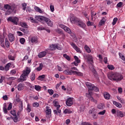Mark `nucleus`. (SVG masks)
Segmentation results:
<instances>
[{"instance_id":"obj_60","label":"nucleus","mask_w":125,"mask_h":125,"mask_svg":"<svg viewBox=\"0 0 125 125\" xmlns=\"http://www.w3.org/2000/svg\"><path fill=\"white\" fill-rule=\"evenodd\" d=\"M105 113H106V110H104L103 111L99 112L98 115H105Z\"/></svg>"},{"instance_id":"obj_56","label":"nucleus","mask_w":125,"mask_h":125,"mask_svg":"<svg viewBox=\"0 0 125 125\" xmlns=\"http://www.w3.org/2000/svg\"><path fill=\"white\" fill-rule=\"evenodd\" d=\"M56 32L58 33V34H63V32H62V30L58 28L56 30Z\"/></svg>"},{"instance_id":"obj_27","label":"nucleus","mask_w":125,"mask_h":125,"mask_svg":"<svg viewBox=\"0 0 125 125\" xmlns=\"http://www.w3.org/2000/svg\"><path fill=\"white\" fill-rule=\"evenodd\" d=\"M87 59H88V61H90V62H91V63H93V57H92V56H90L89 55H88L87 56Z\"/></svg>"},{"instance_id":"obj_47","label":"nucleus","mask_w":125,"mask_h":125,"mask_svg":"<svg viewBox=\"0 0 125 125\" xmlns=\"http://www.w3.org/2000/svg\"><path fill=\"white\" fill-rule=\"evenodd\" d=\"M44 78H45V75H40L38 77V80L39 81H42V79H44Z\"/></svg>"},{"instance_id":"obj_50","label":"nucleus","mask_w":125,"mask_h":125,"mask_svg":"<svg viewBox=\"0 0 125 125\" xmlns=\"http://www.w3.org/2000/svg\"><path fill=\"white\" fill-rule=\"evenodd\" d=\"M74 58L77 63H81V61L79 60V58L76 56H74Z\"/></svg>"},{"instance_id":"obj_55","label":"nucleus","mask_w":125,"mask_h":125,"mask_svg":"<svg viewBox=\"0 0 125 125\" xmlns=\"http://www.w3.org/2000/svg\"><path fill=\"white\" fill-rule=\"evenodd\" d=\"M92 72H93V74L94 77H97V76L98 75L97 74V72L96 71V70H95V69H93Z\"/></svg>"},{"instance_id":"obj_26","label":"nucleus","mask_w":125,"mask_h":125,"mask_svg":"<svg viewBox=\"0 0 125 125\" xmlns=\"http://www.w3.org/2000/svg\"><path fill=\"white\" fill-rule=\"evenodd\" d=\"M73 74H74V75H77V76H79L80 77H83V73L76 71H74Z\"/></svg>"},{"instance_id":"obj_6","label":"nucleus","mask_w":125,"mask_h":125,"mask_svg":"<svg viewBox=\"0 0 125 125\" xmlns=\"http://www.w3.org/2000/svg\"><path fill=\"white\" fill-rule=\"evenodd\" d=\"M59 27L61 28L62 29H63L66 33H68V34H71L72 33V31H71V29L67 26H66L64 25L63 24H60Z\"/></svg>"},{"instance_id":"obj_7","label":"nucleus","mask_w":125,"mask_h":125,"mask_svg":"<svg viewBox=\"0 0 125 125\" xmlns=\"http://www.w3.org/2000/svg\"><path fill=\"white\" fill-rule=\"evenodd\" d=\"M43 20L46 22V24H47L48 26H49L50 27H53V22L51 21H50V19L44 17H43Z\"/></svg>"},{"instance_id":"obj_51","label":"nucleus","mask_w":125,"mask_h":125,"mask_svg":"<svg viewBox=\"0 0 125 125\" xmlns=\"http://www.w3.org/2000/svg\"><path fill=\"white\" fill-rule=\"evenodd\" d=\"M19 108L20 110H23V102L22 101H21V103L19 104Z\"/></svg>"},{"instance_id":"obj_24","label":"nucleus","mask_w":125,"mask_h":125,"mask_svg":"<svg viewBox=\"0 0 125 125\" xmlns=\"http://www.w3.org/2000/svg\"><path fill=\"white\" fill-rule=\"evenodd\" d=\"M43 67V64L42 63H41L40 64L39 66L36 68L37 71L38 72H40V71H42V68Z\"/></svg>"},{"instance_id":"obj_39","label":"nucleus","mask_w":125,"mask_h":125,"mask_svg":"<svg viewBox=\"0 0 125 125\" xmlns=\"http://www.w3.org/2000/svg\"><path fill=\"white\" fill-rule=\"evenodd\" d=\"M29 20H30V21L32 23H38V21H37V20L36 19L35 20L34 18L32 17H30L29 18Z\"/></svg>"},{"instance_id":"obj_52","label":"nucleus","mask_w":125,"mask_h":125,"mask_svg":"<svg viewBox=\"0 0 125 125\" xmlns=\"http://www.w3.org/2000/svg\"><path fill=\"white\" fill-rule=\"evenodd\" d=\"M20 42L21 44H24V43H25V39H24L23 38H21L20 40Z\"/></svg>"},{"instance_id":"obj_63","label":"nucleus","mask_w":125,"mask_h":125,"mask_svg":"<svg viewBox=\"0 0 125 125\" xmlns=\"http://www.w3.org/2000/svg\"><path fill=\"white\" fill-rule=\"evenodd\" d=\"M33 107H39L40 104L38 103H35L33 104Z\"/></svg>"},{"instance_id":"obj_44","label":"nucleus","mask_w":125,"mask_h":125,"mask_svg":"<svg viewBox=\"0 0 125 125\" xmlns=\"http://www.w3.org/2000/svg\"><path fill=\"white\" fill-rule=\"evenodd\" d=\"M14 117H12V119L13 120L14 123H17L18 122V117H17V115L14 116Z\"/></svg>"},{"instance_id":"obj_15","label":"nucleus","mask_w":125,"mask_h":125,"mask_svg":"<svg viewBox=\"0 0 125 125\" xmlns=\"http://www.w3.org/2000/svg\"><path fill=\"white\" fill-rule=\"evenodd\" d=\"M64 75H73L74 74V70L66 69L63 71Z\"/></svg>"},{"instance_id":"obj_45","label":"nucleus","mask_w":125,"mask_h":125,"mask_svg":"<svg viewBox=\"0 0 125 125\" xmlns=\"http://www.w3.org/2000/svg\"><path fill=\"white\" fill-rule=\"evenodd\" d=\"M117 99H118L119 101H120V102L121 103H125V100L122 98H121V97H120V96H117Z\"/></svg>"},{"instance_id":"obj_33","label":"nucleus","mask_w":125,"mask_h":125,"mask_svg":"<svg viewBox=\"0 0 125 125\" xmlns=\"http://www.w3.org/2000/svg\"><path fill=\"white\" fill-rule=\"evenodd\" d=\"M11 65V63H8L4 67V70H5V71H8V70H9V67H10V66Z\"/></svg>"},{"instance_id":"obj_35","label":"nucleus","mask_w":125,"mask_h":125,"mask_svg":"<svg viewBox=\"0 0 125 125\" xmlns=\"http://www.w3.org/2000/svg\"><path fill=\"white\" fill-rule=\"evenodd\" d=\"M84 49L86 50V51H87V52L88 53H90L91 52V50H90V48H89L88 46H87V45H85L84 46Z\"/></svg>"},{"instance_id":"obj_1","label":"nucleus","mask_w":125,"mask_h":125,"mask_svg":"<svg viewBox=\"0 0 125 125\" xmlns=\"http://www.w3.org/2000/svg\"><path fill=\"white\" fill-rule=\"evenodd\" d=\"M107 77L111 81H114L115 82H121L122 80L124 79V76L120 73L118 72H110L107 74Z\"/></svg>"},{"instance_id":"obj_37","label":"nucleus","mask_w":125,"mask_h":125,"mask_svg":"<svg viewBox=\"0 0 125 125\" xmlns=\"http://www.w3.org/2000/svg\"><path fill=\"white\" fill-rule=\"evenodd\" d=\"M21 26L23 28H28V25L26 22H21Z\"/></svg>"},{"instance_id":"obj_53","label":"nucleus","mask_w":125,"mask_h":125,"mask_svg":"<svg viewBox=\"0 0 125 125\" xmlns=\"http://www.w3.org/2000/svg\"><path fill=\"white\" fill-rule=\"evenodd\" d=\"M118 21V19L117 18H114L113 22H112V25H116V23H117V21Z\"/></svg>"},{"instance_id":"obj_28","label":"nucleus","mask_w":125,"mask_h":125,"mask_svg":"<svg viewBox=\"0 0 125 125\" xmlns=\"http://www.w3.org/2000/svg\"><path fill=\"white\" fill-rule=\"evenodd\" d=\"M56 44H53L50 45V50H55L56 49Z\"/></svg>"},{"instance_id":"obj_59","label":"nucleus","mask_w":125,"mask_h":125,"mask_svg":"<svg viewBox=\"0 0 125 125\" xmlns=\"http://www.w3.org/2000/svg\"><path fill=\"white\" fill-rule=\"evenodd\" d=\"M10 113L11 115H13V116H16V111L15 110H11Z\"/></svg>"},{"instance_id":"obj_49","label":"nucleus","mask_w":125,"mask_h":125,"mask_svg":"<svg viewBox=\"0 0 125 125\" xmlns=\"http://www.w3.org/2000/svg\"><path fill=\"white\" fill-rule=\"evenodd\" d=\"M96 16V13L94 12H91V17L92 20H93V17H94V16Z\"/></svg>"},{"instance_id":"obj_19","label":"nucleus","mask_w":125,"mask_h":125,"mask_svg":"<svg viewBox=\"0 0 125 125\" xmlns=\"http://www.w3.org/2000/svg\"><path fill=\"white\" fill-rule=\"evenodd\" d=\"M31 42L33 43H38V38L37 37H33L31 39Z\"/></svg>"},{"instance_id":"obj_16","label":"nucleus","mask_w":125,"mask_h":125,"mask_svg":"<svg viewBox=\"0 0 125 125\" xmlns=\"http://www.w3.org/2000/svg\"><path fill=\"white\" fill-rule=\"evenodd\" d=\"M117 115L118 117H120V118H123V117H125V113L123 112L120 110L117 111Z\"/></svg>"},{"instance_id":"obj_8","label":"nucleus","mask_w":125,"mask_h":125,"mask_svg":"<svg viewBox=\"0 0 125 125\" xmlns=\"http://www.w3.org/2000/svg\"><path fill=\"white\" fill-rule=\"evenodd\" d=\"M74 103V99L73 98H69L66 101V104L68 107L71 106V105Z\"/></svg>"},{"instance_id":"obj_9","label":"nucleus","mask_w":125,"mask_h":125,"mask_svg":"<svg viewBox=\"0 0 125 125\" xmlns=\"http://www.w3.org/2000/svg\"><path fill=\"white\" fill-rule=\"evenodd\" d=\"M70 45H71V46H72L74 49H75L77 51V52H79V53H82V51H81V49H80V48H79L78 46H77V45L75 44V43L70 42Z\"/></svg>"},{"instance_id":"obj_22","label":"nucleus","mask_w":125,"mask_h":125,"mask_svg":"<svg viewBox=\"0 0 125 125\" xmlns=\"http://www.w3.org/2000/svg\"><path fill=\"white\" fill-rule=\"evenodd\" d=\"M34 9L35 10H36V11H37V12H39V13H43V11L42 10V9H41L40 8V7L35 6L34 7Z\"/></svg>"},{"instance_id":"obj_5","label":"nucleus","mask_w":125,"mask_h":125,"mask_svg":"<svg viewBox=\"0 0 125 125\" xmlns=\"http://www.w3.org/2000/svg\"><path fill=\"white\" fill-rule=\"evenodd\" d=\"M19 21V20L18 19V18L16 17H15L14 18L10 17L7 19V21L12 22V23H13L14 24H15V25H18Z\"/></svg>"},{"instance_id":"obj_21","label":"nucleus","mask_w":125,"mask_h":125,"mask_svg":"<svg viewBox=\"0 0 125 125\" xmlns=\"http://www.w3.org/2000/svg\"><path fill=\"white\" fill-rule=\"evenodd\" d=\"M30 80L31 82H34V81L36 80V74H35V73L32 72L30 75Z\"/></svg>"},{"instance_id":"obj_48","label":"nucleus","mask_w":125,"mask_h":125,"mask_svg":"<svg viewBox=\"0 0 125 125\" xmlns=\"http://www.w3.org/2000/svg\"><path fill=\"white\" fill-rule=\"evenodd\" d=\"M92 117L94 120H97V118H98V115H96V112H94Z\"/></svg>"},{"instance_id":"obj_29","label":"nucleus","mask_w":125,"mask_h":125,"mask_svg":"<svg viewBox=\"0 0 125 125\" xmlns=\"http://www.w3.org/2000/svg\"><path fill=\"white\" fill-rule=\"evenodd\" d=\"M5 46L7 48H8L9 46H10V42H9V41L7 38H5Z\"/></svg>"},{"instance_id":"obj_18","label":"nucleus","mask_w":125,"mask_h":125,"mask_svg":"<svg viewBox=\"0 0 125 125\" xmlns=\"http://www.w3.org/2000/svg\"><path fill=\"white\" fill-rule=\"evenodd\" d=\"M85 84L87 87H88V88L89 89V90H91L94 85L93 84H92L91 83L89 82H86Z\"/></svg>"},{"instance_id":"obj_54","label":"nucleus","mask_w":125,"mask_h":125,"mask_svg":"<svg viewBox=\"0 0 125 125\" xmlns=\"http://www.w3.org/2000/svg\"><path fill=\"white\" fill-rule=\"evenodd\" d=\"M48 93L50 94V95H52L54 93V91L52 89H48Z\"/></svg>"},{"instance_id":"obj_11","label":"nucleus","mask_w":125,"mask_h":125,"mask_svg":"<svg viewBox=\"0 0 125 125\" xmlns=\"http://www.w3.org/2000/svg\"><path fill=\"white\" fill-rule=\"evenodd\" d=\"M79 27H80L81 28H82L83 29L85 28V27H86V25H85V23L82 20H80L79 21H78V23L77 24Z\"/></svg>"},{"instance_id":"obj_57","label":"nucleus","mask_w":125,"mask_h":125,"mask_svg":"<svg viewBox=\"0 0 125 125\" xmlns=\"http://www.w3.org/2000/svg\"><path fill=\"white\" fill-rule=\"evenodd\" d=\"M27 6V3H24L22 4V9L25 11L26 10V7Z\"/></svg>"},{"instance_id":"obj_34","label":"nucleus","mask_w":125,"mask_h":125,"mask_svg":"<svg viewBox=\"0 0 125 125\" xmlns=\"http://www.w3.org/2000/svg\"><path fill=\"white\" fill-rule=\"evenodd\" d=\"M104 108H105V106H104V104H100L99 105H98V109L103 110Z\"/></svg>"},{"instance_id":"obj_62","label":"nucleus","mask_w":125,"mask_h":125,"mask_svg":"<svg viewBox=\"0 0 125 125\" xmlns=\"http://www.w3.org/2000/svg\"><path fill=\"white\" fill-rule=\"evenodd\" d=\"M50 9L51 12H53L54 11V6L51 5L50 6Z\"/></svg>"},{"instance_id":"obj_14","label":"nucleus","mask_w":125,"mask_h":125,"mask_svg":"<svg viewBox=\"0 0 125 125\" xmlns=\"http://www.w3.org/2000/svg\"><path fill=\"white\" fill-rule=\"evenodd\" d=\"M8 38L11 42H14V41L15 40V37H14V35H13L11 33H9L8 34Z\"/></svg>"},{"instance_id":"obj_42","label":"nucleus","mask_w":125,"mask_h":125,"mask_svg":"<svg viewBox=\"0 0 125 125\" xmlns=\"http://www.w3.org/2000/svg\"><path fill=\"white\" fill-rule=\"evenodd\" d=\"M38 31H45L46 28L42 26H39L37 28Z\"/></svg>"},{"instance_id":"obj_10","label":"nucleus","mask_w":125,"mask_h":125,"mask_svg":"<svg viewBox=\"0 0 125 125\" xmlns=\"http://www.w3.org/2000/svg\"><path fill=\"white\" fill-rule=\"evenodd\" d=\"M0 44L3 48H5V45H4V37L0 35Z\"/></svg>"},{"instance_id":"obj_12","label":"nucleus","mask_w":125,"mask_h":125,"mask_svg":"<svg viewBox=\"0 0 125 125\" xmlns=\"http://www.w3.org/2000/svg\"><path fill=\"white\" fill-rule=\"evenodd\" d=\"M55 107L57 108V110H54L53 111L55 115H58V113L60 114V113H61V109H60V107H61V105H57Z\"/></svg>"},{"instance_id":"obj_46","label":"nucleus","mask_w":125,"mask_h":125,"mask_svg":"<svg viewBox=\"0 0 125 125\" xmlns=\"http://www.w3.org/2000/svg\"><path fill=\"white\" fill-rule=\"evenodd\" d=\"M107 68L109 69V70H114L115 67H114V65H108Z\"/></svg>"},{"instance_id":"obj_23","label":"nucleus","mask_w":125,"mask_h":125,"mask_svg":"<svg viewBox=\"0 0 125 125\" xmlns=\"http://www.w3.org/2000/svg\"><path fill=\"white\" fill-rule=\"evenodd\" d=\"M113 103L114 105H115L116 107H118V108H122V104H121L120 103H118L115 101L113 102Z\"/></svg>"},{"instance_id":"obj_17","label":"nucleus","mask_w":125,"mask_h":125,"mask_svg":"<svg viewBox=\"0 0 125 125\" xmlns=\"http://www.w3.org/2000/svg\"><path fill=\"white\" fill-rule=\"evenodd\" d=\"M46 55V52L45 51H42L39 53L38 57L39 58H42V57H44Z\"/></svg>"},{"instance_id":"obj_58","label":"nucleus","mask_w":125,"mask_h":125,"mask_svg":"<svg viewBox=\"0 0 125 125\" xmlns=\"http://www.w3.org/2000/svg\"><path fill=\"white\" fill-rule=\"evenodd\" d=\"M8 59H9V60H12L13 61H14V60H15V58H14V57L12 56V55L9 56Z\"/></svg>"},{"instance_id":"obj_41","label":"nucleus","mask_w":125,"mask_h":125,"mask_svg":"<svg viewBox=\"0 0 125 125\" xmlns=\"http://www.w3.org/2000/svg\"><path fill=\"white\" fill-rule=\"evenodd\" d=\"M89 99L91 101V102H94L95 104H97V100L94 99L93 97H90Z\"/></svg>"},{"instance_id":"obj_4","label":"nucleus","mask_w":125,"mask_h":125,"mask_svg":"<svg viewBox=\"0 0 125 125\" xmlns=\"http://www.w3.org/2000/svg\"><path fill=\"white\" fill-rule=\"evenodd\" d=\"M70 20L72 24H76L77 25L81 19L75 17L74 15H72L70 17Z\"/></svg>"},{"instance_id":"obj_32","label":"nucleus","mask_w":125,"mask_h":125,"mask_svg":"<svg viewBox=\"0 0 125 125\" xmlns=\"http://www.w3.org/2000/svg\"><path fill=\"white\" fill-rule=\"evenodd\" d=\"M90 90H94V91H95V92H97L99 91V89L98 87L95 86L94 85H93L92 88Z\"/></svg>"},{"instance_id":"obj_25","label":"nucleus","mask_w":125,"mask_h":125,"mask_svg":"<svg viewBox=\"0 0 125 125\" xmlns=\"http://www.w3.org/2000/svg\"><path fill=\"white\" fill-rule=\"evenodd\" d=\"M24 89V86L21 83L19 84L18 86V90L19 91H21V90H23Z\"/></svg>"},{"instance_id":"obj_36","label":"nucleus","mask_w":125,"mask_h":125,"mask_svg":"<svg viewBox=\"0 0 125 125\" xmlns=\"http://www.w3.org/2000/svg\"><path fill=\"white\" fill-rule=\"evenodd\" d=\"M35 19L37 21H42V20H43V18H42V17L40 16H36L35 17Z\"/></svg>"},{"instance_id":"obj_38","label":"nucleus","mask_w":125,"mask_h":125,"mask_svg":"<svg viewBox=\"0 0 125 125\" xmlns=\"http://www.w3.org/2000/svg\"><path fill=\"white\" fill-rule=\"evenodd\" d=\"M63 56L68 61H70L71 60V58H70V56H68L66 54H63Z\"/></svg>"},{"instance_id":"obj_43","label":"nucleus","mask_w":125,"mask_h":125,"mask_svg":"<svg viewBox=\"0 0 125 125\" xmlns=\"http://www.w3.org/2000/svg\"><path fill=\"white\" fill-rule=\"evenodd\" d=\"M64 114H71L72 111L70 110L69 109H65L63 111Z\"/></svg>"},{"instance_id":"obj_30","label":"nucleus","mask_w":125,"mask_h":125,"mask_svg":"<svg viewBox=\"0 0 125 125\" xmlns=\"http://www.w3.org/2000/svg\"><path fill=\"white\" fill-rule=\"evenodd\" d=\"M46 110L45 112L46 115H50V114H51V109L48 108V106H46Z\"/></svg>"},{"instance_id":"obj_64","label":"nucleus","mask_w":125,"mask_h":125,"mask_svg":"<svg viewBox=\"0 0 125 125\" xmlns=\"http://www.w3.org/2000/svg\"><path fill=\"white\" fill-rule=\"evenodd\" d=\"M82 125H92L91 124H90V123H88V122H83L81 124Z\"/></svg>"},{"instance_id":"obj_40","label":"nucleus","mask_w":125,"mask_h":125,"mask_svg":"<svg viewBox=\"0 0 125 125\" xmlns=\"http://www.w3.org/2000/svg\"><path fill=\"white\" fill-rule=\"evenodd\" d=\"M35 89H36V90H37V91H40L42 89V87H41V86H40V85H35Z\"/></svg>"},{"instance_id":"obj_13","label":"nucleus","mask_w":125,"mask_h":125,"mask_svg":"<svg viewBox=\"0 0 125 125\" xmlns=\"http://www.w3.org/2000/svg\"><path fill=\"white\" fill-rule=\"evenodd\" d=\"M103 96L106 100H110V98L111 97V95L107 92H104L103 93Z\"/></svg>"},{"instance_id":"obj_2","label":"nucleus","mask_w":125,"mask_h":125,"mask_svg":"<svg viewBox=\"0 0 125 125\" xmlns=\"http://www.w3.org/2000/svg\"><path fill=\"white\" fill-rule=\"evenodd\" d=\"M30 73H31V68L30 67H27L25 68L24 70L23 71V73L20 76V79H19V82H25L26 81V78L30 75Z\"/></svg>"},{"instance_id":"obj_31","label":"nucleus","mask_w":125,"mask_h":125,"mask_svg":"<svg viewBox=\"0 0 125 125\" xmlns=\"http://www.w3.org/2000/svg\"><path fill=\"white\" fill-rule=\"evenodd\" d=\"M92 95V91L88 90V93L86 94V96L88 97V98L89 99L90 97H92L91 96Z\"/></svg>"},{"instance_id":"obj_20","label":"nucleus","mask_w":125,"mask_h":125,"mask_svg":"<svg viewBox=\"0 0 125 125\" xmlns=\"http://www.w3.org/2000/svg\"><path fill=\"white\" fill-rule=\"evenodd\" d=\"M106 23V19L104 17L102 18V19L99 22V25L100 26H102V25H104Z\"/></svg>"},{"instance_id":"obj_61","label":"nucleus","mask_w":125,"mask_h":125,"mask_svg":"<svg viewBox=\"0 0 125 125\" xmlns=\"http://www.w3.org/2000/svg\"><path fill=\"white\" fill-rule=\"evenodd\" d=\"M31 110V105L29 104H28L27 107V110L28 111V112H30Z\"/></svg>"},{"instance_id":"obj_3","label":"nucleus","mask_w":125,"mask_h":125,"mask_svg":"<svg viewBox=\"0 0 125 125\" xmlns=\"http://www.w3.org/2000/svg\"><path fill=\"white\" fill-rule=\"evenodd\" d=\"M4 8L7 10L6 14H8V15H9V14H11V13H12V12L14 11V10L15 9V7H14V6L13 5L10 6L9 4H5L4 6Z\"/></svg>"}]
</instances>
